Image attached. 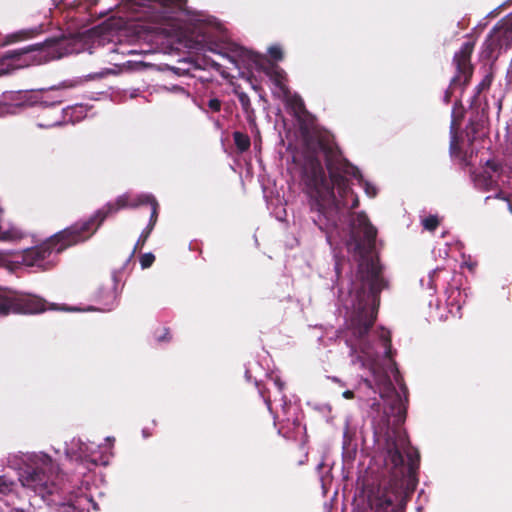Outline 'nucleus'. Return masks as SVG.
<instances>
[{
	"label": "nucleus",
	"mask_w": 512,
	"mask_h": 512,
	"mask_svg": "<svg viewBox=\"0 0 512 512\" xmlns=\"http://www.w3.org/2000/svg\"><path fill=\"white\" fill-rule=\"evenodd\" d=\"M62 0H53L54 4L58 6Z\"/></svg>",
	"instance_id": "nucleus-36"
},
{
	"label": "nucleus",
	"mask_w": 512,
	"mask_h": 512,
	"mask_svg": "<svg viewBox=\"0 0 512 512\" xmlns=\"http://www.w3.org/2000/svg\"><path fill=\"white\" fill-rule=\"evenodd\" d=\"M171 338L172 337H171L169 328L164 327L159 334L156 333V340L158 342H164V341L168 342L171 340Z\"/></svg>",
	"instance_id": "nucleus-25"
},
{
	"label": "nucleus",
	"mask_w": 512,
	"mask_h": 512,
	"mask_svg": "<svg viewBox=\"0 0 512 512\" xmlns=\"http://www.w3.org/2000/svg\"><path fill=\"white\" fill-rule=\"evenodd\" d=\"M235 94L250 125H256V112L247 93L235 90Z\"/></svg>",
	"instance_id": "nucleus-14"
},
{
	"label": "nucleus",
	"mask_w": 512,
	"mask_h": 512,
	"mask_svg": "<svg viewBox=\"0 0 512 512\" xmlns=\"http://www.w3.org/2000/svg\"><path fill=\"white\" fill-rule=\"evenodd\" d=\"M62 41L61 38L53 37L42 43L7 51L0 57V75L32 64H42L60 58L62 55L60 52Z\"/></svg>",
	"instance_id": "nucleus-5"
},
{
	"label": "nucleus",
	"mask_w": 512,
	"mask_h": 512,
	"mask_svg": "<svg viewBox=\"0 0 512 512\" xmlns=\"http://www.w3.org/2000/svg\"><path fill=\"white\" fill-rule=\"evenodd\" d=\"M268 53L270 57L276 61H281L284 58L283 50L279 45L269 47Z\"/></svg>",
	"instance_id": "nucleus-22"
},
{
	"label": "nucleus",
	"mask_w": 512,
	"mask_h": 512,
	"mask_svg": "<svg viewBox=\"0 0 512 512\" xmlns=\"http://www.w3.org/2000/svg\"><path fill=\"white\" fill-rule=\"evenodd\" d=\"M266 75L271 79L276 87L283 92H288V88L284 84L286 80L285 71L276 64H271L266 70Z\"/></svg>",
	"instance_id": "nucleus-13"
},
{
	"label": "nucleus",
	"mask_w": 512,
	"mask_h": 512,
	"mask_svg": "<svg viewBox=\"0 0 512 512\" xmlns=\"http://www.w3.org/2000/svg\"><path fill=\"white\" fill-rule=\"evenodd\" d=\"M275 385L277 386V388L279 389V391H282L283 388H284V383L279 379V378H276L275 381H274Z\"/></svg>",
	"instance_id": "nucleus-31"
},
{
	"label": "nucleus",
	"mask_w": 512,
	"mask_h": 512,
	"mask_svg": "<svg viewBox=\"0 0 512 512\" xmlns=\"http://www.w3.org/2000/svg\"><path fill=\"white\" fill-rule=\"evenodd\" d=\"M493 198L494 199H501V200L507 202V206L510 207V203H509L508 197H507V195L503 191H499L498 193L495 194V196H487L485 198V202L487 203L489 200H491Z\"/></svg>",
	"instance_id": "nucleus-27"
},
{
	"label": "nucleus",
	"mask_w": 512,
	"mask_h": 512,
	"mask_svg": "<svg viewBox=\"0 0 512 512\" xmlns=\"http://www.w3.org/2000/svg\"><path fill=\"white\" fill-rule=\"evenodd\" d=\"M289 105L292 107V109L295 111V114H300L306 112L305 104L303 99L295 94L289 99Z\"/></svg>",
	"instance_id": "nucleus-17"
},
{
	"label": "nucleus",
	"mask_w": 512,
	"mask_h": 512,
	"mask_svg": "<svg viewBox=\"0 0 512 512\" xmlns=\"http://www.w3.org/2000/svg\"><path fill=\"white\" fill-rule=\"evenodd\" d=\"M17 494L0 496V512H28Z\"/></svg>",
	"instance_id": "nucleus-12"
},
{
	"label": "nucleus",
	"mask_w": 512,
	"mask_h": 512,
	"mask_svg": "<svg viewBox=\"0 0 512 512\" xmlns=\"http://www.w3.org/2000/svg\"><path fill=\"white\" fill-rule=\"evenodd\" d=\"M492 78V74H488L482 79L476 87V94L473 96L470 104L471 110H476L475 115L470 118L466 128V135L471 143L474 141L476 135L484 128L488 120V104L485 103L484 107L478 110L481 106L479 95L483 90L491 86Z\"/></svg>",
	"instance_id": "nucleus-10"
},
{
	"label": "nucleus",
	"mask_w": 512,
	"mask_h": 512,
	"mask_svg": "<svg viewBox=\"0 0 512 512\" xmlns=\"http://www.w3.org/2000/svg\"><path fill=\"white\" fill-rule=\"evenodd\" d=\"M125 198L124 202L125 205L123 207H120L116 212L112 213V215L116 214L118 211L127 208V207H137L139 205H149L150 206V219L147 227L142 231L134 249L133 253L137 249H141L144 244L146 243L147 239L149 238L152 230L154 229L157 220H158V211H159V204L154 196L152 195H140L136 199H131V197L128 194L120 195L116 198L113 202H108L105 206H103L100 210H106L109 205H116L119 201V199ZM111 216V214L109 215Z\"/></svg>",
	"instance_id": "nucleus-9"
},
{
	"label": "nucleus",
	"mask_w": 512,
	"mask_h": 512,
	"mask_svg": "<svg viewBox=\"0 0 512 512\" xmlns=\"http://www.w3.org/2000/svg\"><path fill=\"white\" fill-rule=\"evenodd\" d=\"M226 58H227V60H228L229 62H231L232 64H234L235 66H237L236 60H235L233 57H231V56H227Z\"/></svg>",
	"instance_id": "nucleus-33"
},
{
	"label": "nucleus",
	"mask_w": 512,
	"mask_h": 512,
	"mask_svg": "<svg viewBox=\"0 0 512 512\" xmlns=\"http://www.w3.org/2000/svg\"><path fill=\"white\" fill-rule=\"evenodd\" d=\"M124 200L125 198H121L116 205H109L106 210H97L89 219L76 222L57 232L40 245L24 250L22 255L23 264L49 269L53 264L46 260L52 253L60 254L67 248L88 240L110 214L125 205Z\"/></svg>",
	"instance_id": "nucleus-4"
},
{
	"label": "nucleus",
	"mask_w": 512,
	"mask_h": 512,
	"mask_svg": "<svg viewBox=\"0 0 512 512\" xmlns=\"http://www.w3.org/2000/svg\"><path fill=\"white\" fill-rule=\"evenodd\" d=\"M233 140H234L235 146L241 152H245L250 148V145H251L250 137L245 133H242L240 131H235L233 133Z\"/></svg>",
	"instance_id": "nucleus-16"
},
{
	"label": "nucleus",
	"mask_w": 512,
	"mask_h": 512,
	"mask_svg": "<svg viewBox=\"0 0 512 512\" xmlns=\"http://www.w3.org/2000/svg\"><path fill=\"white\" fill-rule=\"evenodd\" d=\"M380 339L383 341V345L385 347V356L389 359L392 358V341L391 335L388 330L382 329L380 334Z\"/></svg>",
	"instance_id": "nucleus-18"
},
{
	"label": "nucleus",
	"mask_w": 512,
	"mask_h": 512,
	"mask_svg": "<svg viewBox=\"0 0 512 512\" xmlns=\"http://www.w3.org/2000/svg\"><path fill=\"white\" fill-rule=\"evenodd\" d=\"M485 167L489 173L499 175L502 172V164L496 160H487Z\"/></svg>",
	"instance_id": "nucleus-21"
},
{
	"label": "nucleus",
	"mask_w": 512,
	"mask_h": 512,
	"mask_svg": "<svg viewBox=\"0 0 512 512\" xmlns=\"http://www.w3.org/2000/svg\"><path fill=\"white\" fill-rule=\"evenodd\" d=\"M265 403H266L267 407L270 409L271 408V400L269 397L265 398Z\"/></svg>",
	"instance_id": "nucleus-35"
},
{
	"label": "nucleus",
	"mask_w": 512,
	"mask_h": 512,
	"mask_svg": "<svg viewBox=\"0 0 512 512\" xmlns=\"http://www.w3.org/2000/svg\"><path fill=\"white\" fill-rule=\"evenodd\" d=\"M305 151L301 179L308 196L312 222L329 239L346 216V209L359 206L348 176L362 178L360 170L342 154L327 132H303Z\"/></svg>",
	"instance_id": "nucleus-1"
},
{
	"label": "nucleus",
	"mask_w": 512,
	"mask_h": 512,
	"mask_svg": "<svg viewBox=\"0 0 512 512\" xmlns=\"http://www.w3.org/2000/svg\"><path fill=\"white\" fill-rule=\"evenodd\" d=\"M14 483L8 480L4 476H0V496H6L7 494H16L13 491Z\"/></svg>",
	"instance_id": "nucleus-19"
},
{
	"label": "nucleus",
	"mask_w": 512,
	"mask_h": 512,
	"mask_svg": "<svg viewBox=\"0 0 512 512\" xmlns=\"http://www.w3.org/2000/svg\"><path fill=\"white\" fill-rule=\"evenodd\" d=\"M475 186L483 191L493 190L497 186V180L493 174L484 170L481 173L474 175Z\"/></svg>",
	"instance_id": "nucleus-15"
},
{
	"label": "nucleus",
	"mask_w": 512,
	"mask_h": 512,
	"mask_svg": "<svg viewBox=\"0 0 512 512\" xmlns=\"http://www.w3.org/2000/svg\"><path fill=\"white\" fill-rule=\"evenodd\" d=\"M22 485L32 489L35 493L42 496L54 493L55 484L50 481L49 475L43 468L38 466H28L20 474Z\"/></svg>",
	"instance_id": "nucleus-11"
},
{
	"label": "nucleus",
	"mask_w": 512,
	"mask_h": 512,
	"mask_svg": "<svg viewBox=\"0 0 512 512\" xmlns=\"http://www.w3.org/2000/svg\"><path fill=\"white\" fill-rule=\"evenodd\" d=\"M365 192L370 197H375L377 193L376 188L369 184L368 182L365 183Z\"/></svg>",
	"instance_id": "nucleus-29"
},
{
	"label": "nucleus",
	"mask_w": 512,
	"mask_h": 512,
	"mask_svg": "<svg viewBox=\"0 0 512 512\" xmlns=\"http://www.w3.org/2000/svg\"><path fill=\"white\" fill-rule=\"evenodd\" d=\"M475 42L467 41L462 44L460 50L453 57V64L456 68V74L450 81V85L445 91L444 101L449 103L453 91L456 87L464 88L467 86L473 75V65L471 64V56L474 51Z\"/></svg>",
	"instance_id": "nucleus-8"
},
{
	"label": "nucleus",
	"mask_w": 512,
	"mask_h": 512,
	"mask_svg": "<svg viewBox=\"0 0 512 512\" xmlns=\"http://www.w3.org/2000/svg\"><path fill=\"white\" fill-rule=\"evenodd\" d=\"M207 106L212 112H219L221 110L222 103L219 99L212 98L208 100Z\"/></svg>",
	"instance_id": "nucleus-26"
},
{
	"label": "nucleus",
	"mask_w": 512,
	"mask_h": 512,
	"mask_svg": "<svg viewBox=\"0 0 512 512\" xmlns=\"http://www.w3.org/2000/svg\"><path fill=\"white\" fill-rule=\"evenodd\" d=\"M155 261V256L152 253H145L140 257V265L142 269H147L152 266Z\"/></svg>",
	"instance_id": "nucleus-23"
},
{
	"label": "nucleus",
	"mask_w": 512,
	"mask_h": 512,
	"mask_svg": "<svg viewBox=\"0 0 512 512\" xmlns=\"http://www.w3.org/2000/svg\"><path fill=\"white\" fill-rule=\"evenodd\" d=\"M512 46V14L504 17L492 28L486 37L481 57L486 60H497L499 55Z\"/></svg>",
	"instance_id": "nucleus-7"
},
{
	"label": "nucleus",
	"mask_w": 512,
	"mask_h": 512,
	"mask_svg": "<svg viewBox=\"0 0 512 512\" xmlns=\"http://www.w3.org/2000/svg\"><path fill=\"white\" fill-rule=\"evenodd\" d=\"M389 405L394 421L384 435L386 473L378 482L364 484L363 504L353 512H405L406 504L418 484L420 454L412 447L402 427L407 409L395 388Z\"/></svg>",
	"instance_id": "nucleus-2"
},
{
	"label": "nucleus",
	"mask_w": 512,
	"mask_h": 512,
	"mask_svg": "<svg viewBox=\"0 0 512 512\" xmlns=\"http://www.w3.org/2000/svg\"><path fill=\"white\" fill-rule=\"evenodd\" d=\"M451 143H450V150L452 153L456 151V149H459L458 141H457V135H456V121L455 119L452 120L451 123Z\"/></svg>",
	"instance_id": "nucleus-24"
},
{
	"label": "nucleus",
	"mask_w": 512,
	"mask_h": 512,
	"mask_svg": "<svg viewBox=\"0 0 512 512\" xmlns=\"http://www.w3.org/2000/svg\"><path fill=\"white\" fill-rule=\"evenodd\" d=\"M47 302L36 295L0 289V316L37 314L46 311Z\"/></svg>",
	"instance_id": "nucleus-6"
},
{
	"label": "nucleus",
	"mask_w": 512,
	"mask_h": 512,
	"mask_svg": "<svg viewBox=\"0 0 512 512\" xmlns=\"http://www.w3.org/2000/svg\"><path fill=\"white\" fill-rule=\"evenodd\" d=\"M440 221L436 215H429L422 220V225L427 231L433 232L439 226Z\"/></svg>",
	"instance_id": "nucleus-20"
},
{
	"label": "nucleus",
	"mask_w": 512,
	"mask_h": 512,
	"mask_svg": "<svg viewBox=\"0 0 512 512\" xmlns=\"http://www.w3.org/2000/svg\"><path fill=\"white\" fill-rule=\"evenodd\" d=\"M59 512H84V511L77 509L74 504L65 503V504L61 505Z\"/></svg>",
	"instance_id": "nucleus-28"
},
{
	"label": "nucleus",
	"mask_w": 512,
	"mask_h": 512,
	"mask_svg": "<svg viewBox=\"0 0 512 512\" xmlns=\"http://www.w3.org/2000/svg\"><path fill=\"white\" fill-rule=\"evenodd\" d=\"M354 392L351 390H346L343 392V397L346 399H353L354 398Z\"/></svg>",
	"instance_id": "nucleus-30"
},
{
	"label": "nucleus",
	"mask_w": 512,
	"mask_h": 512,
	"mask_svg": "<svg viewBox=\"0 0 512 512\" xmlns=\"http://www.w3.org/2000/svg\"><path fill=\"white\" fill-rule=\"evenodd\" d=\"M211 65H212V67H213V68H215V69H216V70H218V71H219V70H220V68H221V65H220L219 63H216L215 61H213Z\"/></svg>",
	"instance_id": "nucleus-32"
},
{
	"label": "nucleus",
	"mask_w": 512,
	"mask_h": 512,
	"mask_svg": "<svg viewBox=\"0 0 512 512\" xmlns=\"http://www.w3.org/2000/svg\"><path fill=\"white\" fill-rule=\"evenodd\" d=\"M5 263V257L3 254L0 253V266L4 265Z\"/></svg>",
	"instance_id": "nucleus-34"
},
{
	"label": "nucleus",
	"mask_w": 512,
	"mask_h": 512,
	"mask_svg": "<svg viewBox=\"0 0 512 512\" xmlns=\"http://www.w3.org/2000/svg\"><path fill=\"white\" fill-rule=\"evenodd\" d=\"M351 244L358 254L356 279L350 292H355L356 301L349 329L356 340L362 341L373 327L380 306L382 290L389 288L383 276L379 259L372 256L375 249L377 229L364 212L356 214L351 224Z\"/></svg>",
	"instance_id": "nucleus-3"
}]
</instances>
